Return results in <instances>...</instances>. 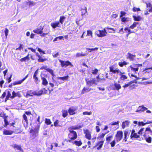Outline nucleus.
Segmentation results:
<instances>
[{"instance_id":"f257e3e1","label":"nucleus","mask_w":152,"mask_h":152,"mask_svg":"<svg viewBox=\"0 0 152 152\" xmlns=\"http://www.w3.org/2000/svg\"><path fill=\"white\" fill-rule=\"evenodd\" d=\"M142 66V64H134L132 65H130L127 68V71L129 72L128 75H130L131 73H136L139 70V67Z\"/></svg>"},{"instance_id":"f03ea898","label":"nucleus","mask_w":152,"mask_h":152,"mask_svg":"<svg viewBox=\"0 0 152 152\" xmlns=\"http://www.w3.org/2000/svg\"><path fill=\"white\" fill-rule=\"evenodd\" d=\"M40 127L39 125H37L34 129H31L30 131V139L31 140L34 139L38 135L39 132V129Z\"/></svg>"},{"instance_id":"7ed1b4c3","label":"nucleus","mask_w":152,"mask_h":152,"mask_svg":"<svg viewBox=\"0 0 152 152\" xmlns=\"http://www.w3.org/2000/svg\"><path fill=\"white\" fill-rule=\"evenodd\" d=\"M85 81L86 85L89 86L93 85H96L98 83V81H97L95 78H86Z\"/></svg>"},{"instance_id":"20e7f679","label":"nucleus","mask_w":152,"mask_h":152,"mask_svg":"<svg viewBox=\"0 0 152 152\" xmlns=\"http://www.w3.org/2000/svg\"><path fill=\"white\" fill-rule=\"evenodd\" d=\"M132 51L128 52L126 55V58L130 61H134L136 59V55L135 54H132Z\"/></svg>"},{"instance_id":"39448f33","label":"nucleus","mask_w":152,"mask_h":152,"mask_svg":"<svg viewBox=\"0 0 152 152\" xmlns=\"http://www.w3.org/2000/svg\"><path fill=\"white\" fill-rule=\"evenodd\" d=\"M40 77L42 80V84L45 86L48 84V82L46 78L48 77V75L46 74H43L41 73L40 74Z\"/></svg>"},{"instance_id":"423d86ee","label":"nucleus","mask_w":152,"mask_h":152,"mask_svg":"<svg viewBox=\"0 0 152 152\" xmlns=\"http://www.w3.org/2000/svg\"><path fill=\"white\" fill-rule=\"evenodd\" d=\"M59 62L60 63L61 66L62 67H66L69 66H73V65L69 61H63L61 60H59Z\"/></svg>"},{"instance_id":"0eeeda50","label":"nucleus","mask_w":152,"mask_h":152,"mask_svg":"<svg viewBox=\"0 0 152 152\" xmlns=\"http://www.w3.org/2000/svg\"><path fill=\"white\" fill-rule=\"evenodd\" d=\"M40 69L46 70L47 72H49L53 76H54L55 75L54 73L53 70L49 68L47 66H42L40 68Z\"/></svg>"},{"instance_id":"6e6552de","label":"nucleus","mask_w":152,"mask_h":152,"mask_svg":"<svg viewBox=\"0 0 152 152\" xmlns=\"http://www.w3.org/2000/svg\"><path fill=\"white\" fill-rule=\"evenodd\" d=\"M123 133L122 131H118L117 132L116 134L115 135V140L118 142L120 141L123 136Z\"/></svg>"},{"instance_id":"1a4fd4ad","label":"nucleus","mask_w":152,"mask_h":152,"mask_svg":"<svg viewBox=\"0 0 152 152\" xmlns=\"http://www.w3.org/2000/svg\"><path fill=\"white\" fill-rule=\"evenodd\" d=\"M7 96L6 98L4 99L5 96H1L0 97V102H2L4 101L6 102L7 101L8 99L9 98H10L11 99H13L16 96Z\"/></svg>"},{"instance_id":"9d476101","label":"nucleus","mask_w":152,"mask_h":152,"mask_svg":"<svg viewBox=\"0 0 152 152\" xmlns=\"http://www.w3.org/2000/svg\"><path fill=\"white\" fill-rule=\"evenodd\" d=\"M110 69V72H112L114 74H115L116 73H121V71L117 68H115V67L114 66H111L109 67Z\"/></svg>"},{"instance_id":"9b49d317","label":"nucleus","mask_w":152,"mask_h":152,"mask_svg":"<svg viewBox=\"0 0 152 152\" xmlns=\"http://www.w3.org/2000/svg\"><path fill=\"white\" fill-rule=\"evenodd\" d=\"M36 55L38 58L37 61L39 63H43L48 60L47 58H43L38 53H36Z\"/></svg>"},{"instance_id":"f8f14e48","label":"nucleus","mask_w":152,"mask_h":152,"mask_svg":"<svg viewBox=\"0 0 152 152\" xmlns=\"http://www.w3.org/2000/svg\"><path fill=\"white\" fill-rule=\"evenodd\" d=\"M48 92V90L45 88H43L38 91V94H34V93H32V94L34 95H41L42 94H47Z\"/></svg>"},{"instance_id":"ddd939ff","label":"nucleus","mask_w":152,"mask_h":152,"mask_svg":"<svg viewBox=\"0 0 152 152\" xmlns=\"http://www.w3.org/2000/svg\"><path fill=\"white\" fill-rule=\"evenodd\" d=\"M40 27L39 28H37L36 29L34 30L33 31L34 33L37 34H40V36H41V35H42V32H43V28L41 26H40Z\"/></svg>"},{"instance_id":"4468645a","label":"nucleus","mask_w":152,"mask_h":152,"mask_svg":"<svg viewBox=\"0 0 152 152\" xmlns=\"http://www.w3.org/2000/svg\"><path fill=\"white\" fill-rule=\"evenodd\" d=\"M50 31V30L49 27L48 26L45 27L44 28V31H43L42 34L41 35V36L42 37H45V35L49 34Z\"/></svg>"},{"instance_id":"2eb2a0df","label":"nucleus","mask_w":152,"mask_h":152,"mask_svg":"<svg viewBox=\"0 0 152 152\" xmlns=\"http://www.w3.org/2000/svg\"><path fill=\"white\" fill-rule=\"evenodd\" d=\"M69 137L71 140H75L77 138V135L76 132L70 133L68 134Z\"/></svg>"},{"instance_id":"dca6fc26","label":"nucleus","mask_w":152,"mask_h":152,"mask_svg":"<svg viewBox=\"0 0 152 152\" xmlns=\"http://www.w3.org/2000/svg\"><path fill=\"white\" fill-rule=\"evenodd\" d=\"M95 34L99 37H104V31L103 30H98L95 32Z\"/></svg>"},{"instance_id":"f3484780","label":"nucleus","mask_w":152,"mask_h":152,"mask_svg":"<svg viewBox=\"0 0 152 152\" xmlns=\"http://www.w3.org/2000/svg\"><path fill=\"white\" fill-rule=\"evenodd\" d=\"M38 69L35 71L33 76V78L34 79V82L37 83L39 82L40 81L39 80V79L37 76V75L38 74Z\"/></svg>"},{"instance_id":"a211bd4d","label":"nucleus","mask_w":152,"mask_h":152,"mask_svg":"<svg viewBox=\"0 0 152 152\" xmlns=\"http://www.w3.org/2000/svg\"><path fill=\"white\" fill-rule=\"evenodd\" d=\"M120 73V79L123 81H124L125 80L127 79L128 78V76L126 75H125V72H122L121 71Z\"/></svg>"},{"instance_id":"6ab92c4d","label":"nucleus","mask_w":152,"mask_h":152,"mask_svg":"<svg viewBox=\"0 0 152 152\" xmlns=\"http://www.w3.org/2000/svg\"><path fill=\"white\" fill-rule=\"evenodd\" d=\"M147 110L148 108L144 107L143 105L140 106L138 107V109L136 111V112H139L140 111L144 112Z\"/></svg>"},{"instance_id":"aec40b11","label":"nucleus","mask_w":152,"mask_h":152,"mask_svg":"<svg viewBox=\"0 0 152 152\" xmlns=\"http://www.w3.org/2000/svg\"><path fill=\"white\" fill-rule=\"evenodd\" d=\"M77 110V108L74 107H70L68 110V112L70 115H73L75 113V111Z\"/></svg>"},{"instance_id":"412c9836","label":"nucleus","mask_w":152,"mask_h":152,"mask_svg":"<svg viewBox=\"0 0 152 152\" xmlns=\"http://www.w3.org/2000/svg\"><path fill=\"white\" fill-rule=\"evenodd\" d=\"M85 133L86 134L85 136L86 137L88 140L91 139V136L90 133L89 131L87 129L85 131Z\"/></svg>"},{"instance_id":"4be33fe9","label":"nucleus","mask_w":152,"mask_h":152,"mask_svg":"<svg viewBox=\"0 0 152 152\" xmlns=\"http://www.w3.org/2000/svg\"><path fill=\"white\" fill-rule=\"evenodd\" d=\"M29 55V54L28 53L26 56L21 58L20 60V61L21 62H25L26 60H30Z\"/></svg>"},{"instance_id":"5701e85b","label":"nucleus","mask_w":152,"mask_h":152,"mask_svg":"<svg viewBox=\"0 0 152 152\" xmlns=\"http://www.w3.org/2000/svg\"><path fill=\"white\" fill-rule=\"evenodd\" d=\"M13 133V132L12 131L7 130L5 129H4L3 131V133L5 135H11Z\"/></svg>"},{"instance_id":"b1692460","label":"nucleus","mask_w":152,"mask_h":152,"mask_svg":"<svg viewBox=\"0 0 152 152\" xmlns=\"http://www.w3.org/2000/svg\"><path fill=\"white\" fill-rule=\"evenodd\" d=\"M129 64V63L125 61H124L123 62L120 61L118 63V65L120 67H123L124 66H126V65L128 64Z\"/></svg>"},{"instance_id":"393cba45","label":"nucleus","mask_w":152,"mask_h":152,"mask_svg":"<svg viewBox=\"0 0 152 152\" xmlns=\"http://www.w3.org/2000/svg\"><path fill=\"white\" fill-rule=\"evenodd\" d=\"M59 24V23L58 21H56L55 22L52 23L51 24V26L53 28H55L57 27Z\"/></svg>"},{"instance_id":"a878e982","label":"nucleus","mask_w":152,"mask_h":152,"mask_svg":"<svg viewBox=\"0 0 152 152\" xmlns=\"http://www.w3.org/2000/svg\"><path fill=\"white\" fill-rule=\"evenodd\" d=\"M129 123V121H125L123 122L122 124V128L124 129L126 126H128Z\"/></svg>"},{"instance_id":"bb28decb","label":"nucleus","mask_w":152,"mask_h":152,"mask_svg":"<svg viewBox=\"0 0 152 152\" xmlns=\"http://www.w3.org/2000/svg\"><path fill=\"white\" fill-rule=\"evenodd\" d=\"M134 80L130 81V82L127 83H125L123 86V87L124 88V89H125L127 87H129L131 84L134 83Z\"/></svg>"},{"instance_id":"cd10ccee","label":"nucleus","mask_w":152,"mask_h":152,"mask_svg":"<svg viewBox=\"0 0 152 152\" xmlns=\"http://www.w3.org/2000/svg\"><path fill=\"white\" fill-rule=\"evenodd\" d=\"M11 90L10 89L6 90L2 95H11Z\"/></svg>"},{"instance_id":"c85d7f7f","label":"nucleus","mask_w":152,"mask_h":152,"mask_svg":"<svg viewBox=\"0 0 152 152\" xmlns=\"http://www.w3.org/2000/svg\"><path fill=\"white\" fill-rule=\"evenodd\" d=\"M102 74H99L96 77V79H97L96 80L98 81V82L104 79V77L103 76H102Z\"/></svg>"},{"instance_id":"c756f323","label":"nucleus","mask_w":152,"mask_h":152,"mask_svg":"<svg viewBox=\"0 0 152 152\" xmlns=\"http://www.w3.org/2000/svg\"><path fill=\"white\" fill-rule=\"evenodd\" d=\"M124 30L126 31V32L127 33L126 35L127 37H128L130 34L133 32V31H131L130 29L127 27L125 28Z\"/></svg>"},{"instance_id":"7c9ffc66","label":"nucleus","mask_w":152,"mask_h":152,"mask_svg":"<svg viewBox=\"0 0 152 152\" xmlns=\"http://www.w3.org/2000/svg\"><path fill=\"white\" fill-rule=\"evenodd\" d=\"M91 89H89L88 88H86L85 87H84L83 89L82 90L81 94H83L85 93H86L89 91Z\"/></svg>"},{"instance_id":"2f4dec72","label":"nucleus","mask_w":152,"mask_h":152,"mask_svg":"<svg viewBox=\"0 0 152 152\" xmlns=\"http://www.w3.org/2000/svg\"><path fill=\"white\" fill-rule=\"evenodd\" d=\"M82 127V126L77 125V126H71V129L73 130H77L80 129Z\"/></svg>"},{"instance_id":"473e14b6","label":"nucleus","mask_w":152,"mask_h":152,"mask_svg":"<svg viewBox=\"0 0 152 152\" xmlns=\"http://www.w3.org/2000/svg\"><path fill=\"white\" fill-rule=\"evenodd\" d=\"M133 18L134 20V21H140L142 19L141 17L139 15L137 16L135 15H133Z\"/></svg>"},{"instance_id":"72a5a7b5","label":"nucleus","mask_w":152,"mask_h":152,"mask_svg":"<svg viewBox=\"0 0 152 152\" xmlns=\"http://www.w3.org/2000/svg\"><path fill=\"white\" fill-rule=\"evenodd\" d=\"M129 134L130 132L127 131H125L124 132V141L125 142H126V139H127V137L129 135Z\"/></svg>"},{"instance_id":"f704fd0d","label":"nucleus","mask_w":152,"mask_h":152,"mask_svg":"<svg viewBox=\"0 0 152 152\" xmlns=\"http://www.w3.org/2000/svg\"><path fill=\"white\" fill-rule=\"evenodd\" d=\"M69 77L68 75H66L64 77H58V79L60 80H68Z\"/></svg>"},{"instance_id":"c9c22d12","label":"nucleus","mask_w":152,"mask_h":152,"mask_svg":"<svg viewBox=\"0 0 152 152\" xmlns=\"http://www.w3.org/2000/svg\"><path fill=\"white\" fill-rule=\"evenodd\" d=\"M104 141H101L98 142L97 145L98 147L97 148V149L98 150H99L102 147L104 143Z\"/></svg>"},{"instance_id":"e433bc0d","label":"nucleus","mask_w":152,"mask_h":152,"mask_svg":"<svg viewBox=\"0 0 152 152\" xmlns=\"http://www.w3.org/2000/svg\"><path fill=\"white\" fill-rule=\"evenodd\" d=\"M12 146L15 148H16L17 149L20 150V151H23V150L20 147V146L19 145H17L16 144H15Z\"/></svg>"},{"instance_id":"4c0bfd02","label":"nucleus","mask_w":152,"mask_h":152,"mask_svg":"<svg viewBox=\"0 0 152 152\" xmlns=\"http://www.w3.org/2000/svg\"><path fill=\"white\" fill-rule=\"evenodd\" d=\"M23 82V80H21L18 81H15L13 83H11V84H12L13 86H15L17 85H19L21 84Z\"/></svg>"},{"instance_id":"58836bf2","label":"nucleus","mask_w":152,"mask_h":152,"mask_svg":"<svg viewBox=\"0 0 152 152\" xmlns=\"http://www.w3.org/2000/svg\"><path fill=\"white\" fill-rule=\"evenodd\" d=\"M151 123H152V121H149V123H144L142 121V122H139L138 123V125L139 126H140L141 125L144 126V125H145L146 124H151Z\"/></svg>"},{"instance_id":"ea45409f","label":"nucleus","mask_w":152,"mask_h":152,"mask_svg":"<svg viewBox=\"0 0 152 152\" xmlns=\"http://www.w3.org/2000/svg\"><path fill=\"white\" fill-rule=\"evenodd\" d=\"M114 86L115 88L117 90H118L121 88V86L120 84L117 83H114Z\"/></svg>"},{"instance_id":"a19ab883","label":"nucleus","mask_w":152,"mask_h":152,"mask_svg":"<svg viewBox=\"0 0 152 152\" xmlns=\"http://www.w3.org/2000/svg\"><path fill=\"white\" fill-rule=\"evenodd\" d=\"M66 19V17L64 16H61L60 17L59 19V22L61 24H63V23Z\"/></svg>"},{"instance_id":"79ce46f5","label":"nucleus","mask_w":152,"mask_h":152,"mask_svg":"<svg viewBox=\"0 0 152 152\" xmlns=\"http://www.w3.org/2000/svg\"><path fill=\"white\" fill-rule=\"evenodd\" d=\"M113 137V135L112 134L110 135H107L106 138V140L108 142H109L111 140V139Z\"/></svg>"},{"instance_id":"37998d69","label":"nucleus","mask_w":152,"mask_h":152,"mask_svg":"<svg viewBox=\"0 0 152 152\" xmlns=\"http://www.w3.org/2000/svg\"><path fill=\"white\" fill-rule=\"evenodd\" d=\"M149 131L151 133H152V131L151 130L150 127H148L146 129L145 132L144 133L143 136L144 137L146 136V134L147 133V132Z\"/></svg>"},{"instance_id":"c03bdc74","label":"nucleus","mask_w":152,"mask_h":152,"mask_svg":"<svg viewBox=\"0 0 152 152\" xmlns=\"http://www.w3.org/2000/svg\"><path fill=\"white\" fill-rule=\"evenodd\" d=\"M82 15L85 14L87 12V8L86 7H85L84 8H82L81 10Z\"/></svg>"},{"instance_id":"a18cd8bd","label":"nucleus","mask_w":152,"mask_h":152,"mask_svg":"<svg viewBox=\"0 0 152 152\" xmlns=\"http://www.w3.org/2000/svg\"><path fill=\"white\" fill-rule=\"evenodd\" d=\"M19 47L16 48V50H19L20 51L21 50H23V44H19Z\"/></svg>"},{"instance_id":"49530a36","label":"nucleus","mask_w":152,"mask_h":152,"mask_svg":"<svg viewBox=\"0 0 152 152\" xmlns=\"http://www.w3.org/2000/svg\"><path fill=\"white\" fill-rule=\"evenodd\" d=\"M138 23V22H134L133 24L130 26L129 28L132 29H134V28L136 27L137 24Z\"/></svg>"},{"instance_id":"de8ad7c7","label":"nucleus","mask_w":152,"mask_h":152,"mask_svg":"<svg viewBox=\"0 0 152 152\" xmlns=\"http://www.w3.org/2000/svg\"><path fill=\"white\" fill-rule=\"evenodd\" d=\"M74 144H75L76 145L80 146L82 144V142L81 141H74Z\"/></svg>"},{"instance_id":"09e8293b","label":"nucleus","mask_w":152,"mask_h":152,"mask_svg":"<svg viewBox=\"0 0 152 152\" xmlns=\"http://www.w3.org/2000/svg\"><path fill=\"white\" fill-rule=\"evenodd\" d=\"M12 74H11L10 75V76L9 77L7 78L6 80L7 81V83H10L12 81L11 78L12 77Z\"/></svg>"},{"instance_id":"8fccbe9b","label":"nucleus","mask_w":152,"mask_h":152,"mask_svg":"<svg viewBox=\"0 0 152 152\" xmlns=\"http://www.w3.org/2000/svg\"><path fill=\"white\" fill-rule=\"evenodd\" d=\"M107 31L110 33H114L115 31V30L114 28H109L108 27H107L106 28Z\"/></svg>"},{"instance_id":"3c124183","label":"nucleus","mask_w":152,"mask_h":152,"mask_svg":"<svg viewBox=\"0 0 152 152\" xmlns=\"http://www.w3.org/2000/svg\"><path fill=\"white\" fill-rule=\"evenodd\" d=\"M68 115L67 111L66 110H64L62 112V116L64 118L66 117Z\"/></svg>"},{"instance_id":"603ef678","label":"nucleus","mask_w":152,"mask_h":152,"mask_svg":"<svg viewBox=\"0 0 152 152\" xmlns=\"http://www.w3.org/2000/svg\"><path fill=\"white\" fill-rule=\"evenodd\" d=\"M64 38V37L61 36H60L58 37H56L53 40V41L55 42L58 40V39L59 40H61Z\"/></svg>"},{"instance_id":"864d4df0","label":"nucleus","mask_w":152,"mask_h":152,"mask_svg":"<svg viewBox=\"0 0 152 152\" xmlns=\"http://www.w3.org/2000/svg\"><path fill=\"white\" fill-rule=\"evenodd\" d=\"M28 5L29 6H32L36 4V3L33 1H29L28 2Z\"/></svg>"},{"instance_id":"5fc2aeb1","label":"nucleus","mask_w":152,"mask_h":152,"mask_svg":"<svg viewBox=\"0 0 152 152\" xmlns=\"http://www.w3.org/2000/svg\"><path fill=\"white\" fill-rule=\"evenodd\" d=\"M146 141L150 143L151 142V137H145Z\"/></svg>"},{"instance_id":"6e6d98bb","label":"nucleus","mask_w":152,"mask_h":152,"mask_svg":"<svg viewBox=\"0 0 152 152\" xmlns=\"http://www.w3.org/2000/svg\"><path fill=\"white\" fill-rule=\"evenodd\" d=\"M98 49V48H86V50L88 51L89 52H91L92 51L95 50H97Z\"/></svg>"},{"instance_id":"4d7b16f0","label":"nucleus","mask_w":152,"mask_h":152,"mask_svg":"<svg viewBox=\"0 0 152 152\" xmlns=\"http://www.w3.org/2000/svg\"><path fill=\"white\" fill-rule=\"evenodd\" d=\"M45 123L48 125L50 124L51 122L50 119L46 118L45 119Z\"/></svg>"},{"instance_id":"13d9d810","label":"nucleus","mask_w":152,"mask_h":152,"mask_svg":"<svg viewBox=\"0 0 152 152\" xmlns=\"http://www.w3.org/2000/svg\"><path fill=\"white\" fill-rule=\"evenodd\" d=\"M9 31V30L7 28H5L4 31V32L5 33V36L6 38H7V37L8 35Z\"/></svg>"},{"instance_id":"bf43d9fd","label":"nucleus","mask_w":152,"mask_h":152,"mask_svg":"<svg viewBox=\"0 0 152 152\" xmlns=\"http://www.w3.org/2000/svg\"><path fill=\"white\" fill-rule=\"evenodd\" d=\"M86 55V54L77 53L76 54V57H79L80 56H85Z\"/></svg>"},{"instance_id":"052dcab7","label":"nucleus","mask_w":152,"mask_h":152,"mask_svg":"<svg viewBox=\"0 0 152 152\" xmlns=\"http://www.w3.org/2000/svg\"><path fill=\"white\" fill-rule=\"evenodd\" d=\"M87 35L88 36H91V37H92V32L89 30L87 31Z\"/></svg>"},{"instance_id":"680f3d73","label":"nucleus","mask_w":152,"mask_h":152,"mask_svg":"<svg viewBox=\"0 0 152 152\" xmlns=\"http://www.w3.org/2000/svg\"><path fill=\"white\" fill-rule=\"evenodd\" d=\"M128 18H126L125 17H122L121 18V21L124 22H127L128 21Z\"/></svg>"},{"instance_id":"e2e57ef3","label":"nucleus","mask_w":152,"mask_h":152,"mask_svg":"<svg viewBox=\"0 0 152 152\" xmlns=\"http://www.w3.org/2000/svg\"><path fill=\"white\" fill-rule=\"evenodd\" d=\"M98 70L97 69H95L94 70H92V73L94 75H96L97 74L98 72Z\"/></svg>"},{"instance_id":"0e129e2a","label":"nucleus","mask_w":152,"mask_h":152,"mask_svg":"<svg viewBox=\"0 0 152 152\" xmlns=\"http://www.w3.org/2000/svg\"><path fill=\"white\" fill-rule=\"evenodd\" d=\"M4 127H6L7 125L9 124L7 120L6 119H4Z\"/></svg>"},{"instance_id":"69168bd1","label":"nucleus","mask_w":152,"mask_h":152,"mask_svg":"<svg viewBox=\"0 0 152 152\" xmlns=\"http://www.w3.org/2000/svg\"><path fill=\"white\" fill-rule=\"evenodd\" d=\"M23 117L24 120H25L26 123L27 124L28 123V120H27V118L26 115L25 114H23Z\"/></svg>"},{"instance_id":"338daca9","label":"nucleus","mask_w":152,"mask_h":152,"mask_svg":"<svg viewBox=\"0 0 152 152\" xmlns=\"http://www.w3.org/2000/svg\"><path fill=\"white\" fill-rule=\"evenodd\" d=\"M132 10L134 12H136V11H138L140 10V8H137L135 7H133Z\"/></svg>"},{"instance_id":"774afa93","label":"nucleus","mask_w":152,"mask_h":152,"mask_svg":"<svg viewBox=\"0 0 152 152\" xmlns=\"http://www.w3.org/2000/svg\"><path fill=\"white\" fill-rule=\"evenodd\" d=\"M104 136V134L102 133V134H99V136L98 137V138L99 140L103 138Z\"/></svg>"}]
</instances>
